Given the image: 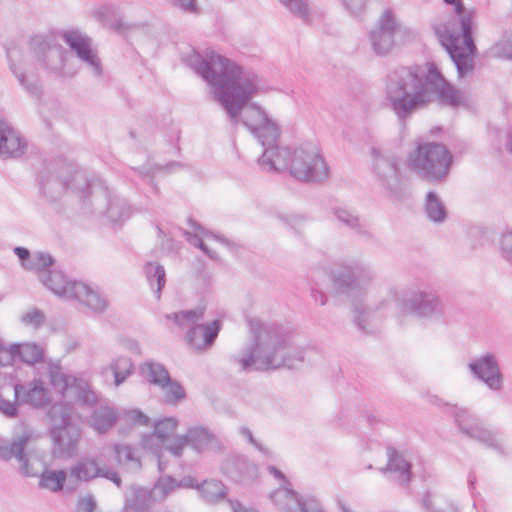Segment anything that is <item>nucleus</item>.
Returning a JSON list of instances; mask_svg holds the SVG:
<instances>
[{
	"label": "nucleus",
	"instance_id": "obj_1",
	"mask_svg": "<svg viewBox=\"0 0 512 512\" xmlns=\"http://www.w3.org/2000/svg\"><path fill=\"white\" fill-rule=\"evenodd\" d=\"M385 99L399 120L410 118L417 110L437 102L441 107H469V99L443 74L438 64L400 66L385 80Z\"/></svg>",
	"mask_w": 512,
	"mask_h": 512
},
{
	"label": "nucleus",
	"instance_id": "obj_2",
	"mask_svg": "<svg viewBox=\"0 0 512 512\" xmlns=\"http://www.w3.org/2000/svg\"><path fill=\"white\" fill-rule=\"evenodd\" d=\"M185 64L213 89L215 100L225 110L230 122L236 126L245 105L264 91L262 78L234 60L210 51L207 56L193 50Z\"/></svg>",
	"mask_w": 512,
	"mask_h": 512
},
{
	"label": "nucleus",
	"instance_id": "obj_3",
	"mask_svg": "<svg viewBox=\"0 0 512 512\" xmlns=\"http://www.w3.org/2000/svg\"><path fill=\"white\" fill-rule=\"evenodd\" d=\"M252 343L245 354L235 357L242 371H268L280 368L295 369L304 362V348L293 342L292 333L278 324L249 319Z\"/></svg>",
	"mask_w": 512,
	"mask_h": 512
},
{
	"label": "nucleus",
	"instance_id": "obj_4",
	"mask_svg": "<svg viewBox=\"0 0 512 512\" xmlns=\"http://www.w3.org/2000/svg\"><path fill=\"white\" fill-rule=\"evenodd\" d=\"M278 136L274 142H261L262 155L258 158L259 166L269 172L289 169L291 176L306 183L322 182L329 176V166L320 151L312 144H303L291 151L280 147Z\"/></svg>",
	"mask_w": 512,
	"mask_h": 512
},
{
	"label": "nucleus",
	"instance_id": "obj_5",
	"mask_svg": "<svg viewBox=\"0 0 512 512\" xmlns=\"http://www.w3.org/2000/svg\"><path fill=\"white\" fill-rule=\"evenodd\" d=\"M434 31L454 64L458 78L463 79L473 73L477 46L473 38L472 12L468 9L452 11L444 23L434 27Z\"/></svg>",
	"mask_w": 512,
	"mask_h": 512
},
{
	"label": "nucleus",
	"instance_id": "obj_6",
	"mask_svg": "<svg viewBox=\"0 0 512 512\" xmlns=\"http://www.w3.org/2000/svg\"><path fill=\"white\" fill-rule=\"evenodd\" d=\"M329 276L336 295L353 298V322L357 329L364 334H371L373 330L369 327L370 310L359 298L374 277L370 266L357 260L339 263L330 270Z\"/></svg>",
	"mask_w": 512,
	"mask_h": 512
},
{
	"label": "nucleus",
	"instance_id": "obj_7",
	"mask_svg": "<svg viewBox=\"0 0 512 512\" xmlns=\"http://www.w3.org/2000/svg\"><path fill=\"white\" fill-rule=\"evenodd\" d=\"M39 192L50 202H55L63 192L72 190L86 203L92 195L93 182L78 164L58 159L44 164L38 174Z\"/></svg>",
	"mask_w": 512,
	"mask_h": 512
},
{
	"label": "nucleus",
	"instance_id": "obj_8",
	"mask_svg": "<svg viewBox=\"0 0 512 512\" xmlns=\"http://www.w3.org/2000/svg\"><path fill=\"white\" fill-rule=\"evenodd\" d=\"M410 167L424 180L437 183L445 180L453 164V155L442 143L425 142L417 145L409 157Z\"/></svg>",
	"mask_w": 512,
	"mask_h": 512
},
{
	"label": "nucleus",
	"instance_id": "obj_9",
	"mask_svg": "<svg viewBox=\"0 0 512 512\" xmlns=\"http://www.w3.org/2000/svg\"><path fill=\"white\" fill-rule=\"evenodd\" d=\"M204 316V309L181 310L167 314L166 318L179 327L189 326L185 340L187 344L197 351H205L212 347L222 328V322L215 319L210 323L197 324Z\"/></svg>",
	"mask_w": 512,
	"mask_h": 512
},
{
	"label": "nucleus",
	"instance_id": "obj_10",
	"mask_svg": "<svg viewBox=\"0 0 512 512\" xmlns=\"http://www.w3.org/2000/svg\"><path fill=\"white\" fill-rule=\"evenodd\" d=\"M29 49L36 61L46 71L58 78L72 77L64 71L68 51L55 37L48 35H34L30 37Z\"/></svg>",
	"mask_w": 512,
	"mask_h": 512
},
{
	"label": "nucleus",
	"instance_id": "obj_11",
	"mask_svg": "<svg viewBox=\"0 0 512 512\" xmlns=\"http://www.w3.org/2000/svg\"><path fill=\"white\" fill-rule=\"evenodd\" d=\"M59 413L61 420L50 429L53 442V455L57 458H70L77 454L81 430L72 423L71 415L63 407H52L49 414L52 419Z\"/></svg>",
	"mask_w": 512,
	"mask_h": 512
},
{
	"label": "nucleus",
	"instance_id": "obj_12",
	"mask_svg": "<svg viewBox=\"0 0 512 512\" xmlns=\"http://www.w3.org/2000/svg\"><path fill=\"white\" fill-rule=\"evenodd\" d=\"M258 140L259 143L274 142L281 136L280 125L269 116L257 102H248L240 114V122Z\"/></svg>",
	"mask_w": 512,
	"mask_h": 512
},
{
	"label": "nucleus",
	"instance_id": "obj_13",
	"mask_svg": "<svg viewBox=\"0 0 512 512\" xmlns=\"http://www.w3.org/2000/svg\"><path fill=\"white\" fill-rule=\"evenodd\" d=\"M50 291L55 295L75 299L96 313H103L107 308V300L89 285L81 281L68 280L62 272L61 280L56 279Z\"/></svg>",
	"mask_w": 512,
	"mask_h": 512
},
{
	"label": "nucleus",
	"instance_id": "obj_14",
	"mask_svg": "<svg viewBox=\"0 0 512 512\" xmlns=\"http://www.w3.org/2000/svg\"><path fill=\"white\" fill-rule=\"evenodd\" d=\"M402 310L416 318L445 323L446 305L435 291H418L402 302Z\"/></svg>",
	"mask_w": 512,
	"mask_h": 512
},
{
	"label": "nucleus",
	"instance_id": "obj_15",
	"mask_svg": "<svg viewBox=\"0 0 512 512\" xmlns=\"http://www.w3.org/2000/svg\"><path fill=\"white\" fill-rule=\"evenodd\" d=\"M185 446H189L197 454H202L213 447L221 448L217 437L204 426H193L188 428L185 434L175 435L167 450L175 458H180Z\"/></svg>",
	"mask_w": 512,
	"mask_h": 512
},
{
	"label": "nucleus",
	"instance_id": "obj_16",
	"mask_svg": "<svg viewBox=\"0 0 512 512\" xmlns=\"http://www.w3.org/2000/svg\"><path fill=\"white\" fill-rule=\"evenodd\" d=\"M14 253L24 268L37 272L38 279L49 290L56 279L61 280L62 271L53 268L55 259L50 253L36 252L31 256L30 251L21 246L15 247Z\"/></svg>",
	"mask_w": 512,
	"mask_h": 512
},
{
	"label": "nucleus",
	"instance_id": "obj_17",
	"mask_svg": "<svg viewBox=\"0 0 512 512\" xmlns=\"http://www.w3.org/2000/svg\"><path fill=\"white\" fill-rule=\"evenodd\" d=\"M387 464L382 469L384 474L390 473L399 478V480H412L419 478L427 480L431 474L424 467V463L419 461L414 464L406 458L405 454L394 446L386 447Z\"/></svg>",
	"mask_w": 512,
	"mask_h": 512
},
{
	"label": "nucleus",
	"instance_id": "obj_18",
	"mask_svg": "<svg viewBox=\"0 0 512 512\" xmlns=\"http://www.w3.org/2000/svg\"><path fill=\"white\" fill-rule=\"evenodd\" d=\"M396 18L391 9L383 12L376 27L369 32V42L375 55L385 57L396 45Z\"/></svg>",
	"mask_w": 512,
	"mask_h": 512
},
{
	"label": "nucleus",
	"instance_id": "obj_19",
	"mask_svg": "<svg viewBox=\"0 0 512 512\" xmlns=\"http://www.w3.org/2000/svg\"><path fill=\"white\" fill-rule=\"evenodd\" d=\"M62 39L76 56L85 62L92 70L94 76L100 77L103 73L102 64L97 52L92 48V39L78 30H67Z\"/></svg>",
	"mask_w": 512,
	"mask_h": 512
},
{
	"label": "nucleus",
	"instance_id": "obj_20",
	"mask_svg": "<svg viewBox=\"0 0 512 512\" xmlns=\"http://www.w3.org/2000/svg\"><path fill=\"white\" fill-rule=\"evenodd\" d=\"M373 172L380 184L390 193H395L399 183L398 158L392 153H382L377 147L371 148Z\"/></svg>",
	"mask_w": 512,
	"mask_h": 512
},
{
	"label": "nucleus",
	"instance_id": "obj_21",
	"mask_svg": "<svg viewBox=\"0 0 512 512\" xmlns=\"http://www.w3.org/2000/svg\"><path fill=\"white\" fill-rule=\"evenodd\" d=\"M101 455L99 458L81 457L78 462L70 468V475L74 480H93L97 477L106 480H121L119 473L111 464L103 462Z\"/></svg>",
	"mask_w": 512,
	"mask_h": 512
},
{
	"label": "nucleus",
	"instance_id": "obj_22",
	"mask_svg": "<svg viewBox=\"0 0 512 512\" xmlns=\"http://www.w3.org/2000/svg\"><path fill=\"white\" fill-rule=\"evenodd\" d=\"M163 482H154L153 487L159 488ZM167 486H163L165 490L174 487H186L196 489L202 500L209 504L217 503L224 500L227 496L228 489L224 482H164Z\"/></svg>",
	"mask_w": 512,
	"mask_h": 512
},
{
	"label": "nucleus",
	"instance_id": "obj_23",
	"mask_svg": "<svg viewBox=\"0 0 512 512\" xmlns=\"http://www.w3.org/2000/svg\"><path fill=\"white\" fill-rule=\"evenodd\" d=\"M14 397L20 405L29 404L34 408H41L50 401L48 389L41 379H33L27 384L14 385Z\"/></svg>",
	"mask_w": 512,
	"mask_h": 512
},
{
	"label": "nucleus",
	"instance_id": "obj_24",
	"mask_svg": "<svg viewBox=\"0 0 512 512\" xmlns=\"http://www.w3.org/2000/svg\"><path fill=\"white\" fill-rule=\"evenodd\" d=\"M221 471L230 480L253 479L257 465L243 454H229L221 464Z\"/></svg>",
	"mask_w": 512,
	"mask_h": 512
},
{
	"label": "nucleus",
	"instance_id": "obj_25",
	"mask_svg": "<svg viewBox=\"0 0 512 512\" xmlns=\"http://www.w3.org/2000/svg\"><path fill=\"white\" fill-rule=\"evenodd\" d=\"M26 150V142L7 122L0 121V158H18Z\"/></svg>",
	"mask_w": 512,
	"mask_h": 512
},
{
	"label": "nucleus",
	"instance_id": "obj_26",
	"mask_svg": "<svg viewBox=\"0 0 512 512\" xmlns=\"http://www.w3.org/2000/svg\"><path fill=\"white\" fill-rule=\"evenodd\" d=\"M482 383L495 394L503 390L504 375L492 353L482 355Z\"/></svg>",
	"mask_w": 512,
	"mask_h": 512
},
{
	"label": "nucleus",
	"instance_id": "obj_27",
	"mask_svg": "<svg viewBox=\"0 0 512 512\" xmlns=\"http://www.w3.org/2000/svg\"><path fill=\"white\" fill-rule=\"evenodd\" d=\"M44 349L36 343H14L9 346L7 363L19 361L34 365L44 360Z\"/></svg>",
	"mask_w": 512,
	"mask_h": 512
},
{
	"label": "nucleus",
	"instance_id": "obj_28",
	"mask_svg": "<svg viewBox=\"0 0 512 512\" xmlns=\"http://www.w3.org/2000/svg\"><path fill=\"white\" fill-rule=\"evenodd\" d=\"M8 64L11 72L18 80L19 85L27 92V94L40 100L43 95L41 80L36 74L28 75L19 66L15 64L11 57V50L6 48Z\"/></svg>",
	"mask_w": 512,
	"mask_h": 512
},
{
	"label": "nucleus",
	"instance_id": "obj_29",
	"mask_svg": "<svg viewBox=\"0 0 512 512\" xmlns=\"http://www.w3.org/2000/svg\"><path fill=\"white\" fill-rule=\"evenodd\" d=\"M113 459L123 471L134 473L142 467L140 457L136 455L134 448L128 444H114Z\"/></svg>",
	"mask_w": 512,
	"mask_h": 512
},
{
	"label": "nucleus",
	"instance_id": "obj_30",
	"mask_svg": "<svg viewBox=\"0 0 512 512\" xmlns=\"http://www.w3.org/2000/svg\"><path fill=\"white\" fill-rule=\"evenodd\" d=\"M283 485L270 493V499L282 512H296L295 504L299 501L300 493L295 491L292 482H282Z\"/></svg>",
	"mask_w": 512,
	"mask_h": 512
},
{
	"label": "nucleus",
	"instance_id": "obj_31",
	"mask_svg": "<svg viewBox=\"0 0 512 512\" xmlns=\"http://www.w3.org/2000/svg\"><path fill=\"white\" fill-rule=\"evenodd\" d=\"M103 193L107 198L106 216L112 223L121 224L130 218L132 211L126 199L109 196L107 188H103Z\"/></svg>",
	"mask_w": 512,
	"mask_h": 512
},
{
	"label": "nucleus",
	"instance_id": "obj_32",
	"mask_svg": "<svg viewBox=\"0 0 512 512\" xmlns=\"http://www.w3.org/2000/svg\"><path fill=\"white\" fill-rule=\"evenodd\" d=\"M32 438L31 431H24L21 435L14 436L11 442L6 440L0 445V458L8 461L12 458L21 459L23 449H26Z\"/></svg>",
	"mask_w": 512,
	"mask_h": 512
},
{
	"label": "nucleus",
	"instance_id": "obj_33",
	"mask_svg": "<svg viewBox=\"0 0 512 512\" xmlns=\"http://www.w3.org/2000/svg\"><path fill=\"white\" fill-rule=\"evenodd\" d=\"M17 461L24 477H37L39 480L47 477L49 468L47 463L36 455H28L26 449H23V457Z\"/></svg>",
	"mask_w": 512,
	"mask_h": 512
},
{
	"label": "nucleus",
	"instance_id": "obj_34",
	"mask_svg": "<svg viewBox=\"0 0 512 512\" xmlns=\"http://www.w3.org/2000/svg\"><path fill=\"white\" fill-rule=\"evenodd\" d=\"M118 419L115 410L109 406H100L90 416V426L98 433L104 434L111 429Z\"/></svg>",
	"mask_w": 512,
	"mask_h": 512
},
{
	"label": "nucleus",
	"instance_id": "obj_35",
	"mask_svg": "<svg viewBox=\"0 0 512 512\" xmlns=\"http://www.w3.org/2000/svg\"><path fill=\"white\" fill-rule=\"evenodd\" d=\"M452 415L459 430L468 438L480 440V427L466 409L453 407Z\"/></svg>",
	"mask_w": 512,
	"mask_h": 512
},
{
	"label": "nucleus",
	"instance_id": "obj_36",
	"mask_svg": "<svg viewBox=\"0 0 512 512\" xmlns=\"http://www.w3.org/2000/svg\"><path fill=\"white\" fill-rule=\"evenodd\" d=\"M143 270L150 288L159 300L161 292L166 285V272L164 266L156 262H147L144 265Z\"/></svg>",
	"mask_w": 512,
	"mask_h": 512
},
{
	"label": "nucleus",
	"instance_id": "obj_37",
	"mask_svg": "<svg viewBox=\"0 0 512 512\" xmlns=\"http://www.w3.org/2000/svg\"><path fill=\"white\" fill-rule=\"evenodd\" d=\"M424 208L427 218L434 223H444L448 218L447 208L435 191L426 194Z\"/></svg>",
	"mask_w": 512,
	"mask_h": 512
},
{
	"label": "nucleus",
	"instance_id": "obj_38",
	"mask_svg": "<svg viewBox=\"0 0 512 512\" xmlns=\"http://www.w3.org/2000/svg\"><path fill=\"white\" fill-rule=\"evenodd\" d=\"M141 372L147 377L150 384L158 386L162 389L167 385V381L171 376L167 368L159 362L146 361L141 365Z\"/></svg>",
	"mask_w": 512,
	"mask_h": 512
},
{
	"label": "nucleus",
	"instance_id": "obj_39",
	"mask_svg": "<svg viewBox=\"0 0 512 512\" xmlns=\"http://www.w3.org/2000/svg\"><path fill=\"white\" fill-rule=\"evenodd\" d=\"M156 435H153V432L150 434H144L141 439L142 447L149 451L156 459L158 470L160 473H163L167 467V462L164 460V453L168 452L167 446L169 444L154 443Z\"/></svg>",
	"mask_w": 512,
	"mask_h": 512
},
{
	"label": "nucleus",
	"instance_id": "obj_40",
	"mask_svg": "<svg viewBox=\"0 0 512 512\" xmlns=\"http://www.w3.org/2000/svg\"><path fill=\"white\" fill-rule=\"evenodd\" d=\"M482 445L493 450L499 455L508 453V447L505 443L503 435L496 429L482 427Z\"/></svg>",
	"mask_w": 512,
	"mask_h": 512
},
{
	"label": "nucleus",
	"instance_id": "obj_41",
	"mask_svg": "<svg viewBox=\"0 0 512 512\" xmlns=\"http://www.w3.org/2000/svg\"><path fill=\"white\" fill-rule=\"evenodd\" d=\"M109 368L114 376V384L118 387L133 373L134 364L129 357L120 356L111 362Z\"/></svg>",
	"mask_w": 512,
	"mask_h": 512
},
{
	"label": "nucleus",
	"instance_id": "obj_42",
	"mask_svg": "<svg viewBox=\"0 0 512 512\" xmlns=\"http://www.w3.org/2000/svg\"><path fill=\"white\" fill-rule=\"evenodd\" d=\"M71 389L75 390V398L82 406L92 407L98 401V396L93 391L87 382L73 378V384Z\"/></svg>",
	"mask_w": 512,
	"mask_h": 512
},
{
	"label": "nucleus",
	"instance_id": "obj_43",
	"mask_svg": "<svg viewBox=\"0 0 512 512\" xmlns=\"http://www.w3.org/2000/svg\"><path fill=\"white\" fill-rule=\"evenodd\" d=\"M178 420L175 417H165L154 423L153 435L162 444H169L170 436L175 432Z\"/></svg>",
	"mask_w": 512,
	"mask_h": 512
},
{
	"label": "nucleus",
	"instance_id": "obj_44",
	"mask_svg": "<svg viewBox=\"0 0 512 512\" xmlns=\"http://www.w3.org/2000/svg\"><path fill=\"white\" fill-rule=\"evenodd\" d=\"M332 211L338 221L347 228L356 231L358 234H366V230L361 225L359 217L350 210L343 207H335Z\"/></svg>",
	"mask_w": 512,
	"mask_h": 512
},
{
	"label": "nucleus",
	"instance_id": "obj_45",
	"mask_svg": "<svg viewBox=\"0 0 512 512\" xmlns=\"http://www.w3.org/2000/svg\"><path fill=\"white\" fill-rule=\"evenodd\" d=\"M279 2L303 23H311L310 9L306 0H279Z\"/></svg>",
	"mask_w": 512,
	"mask_h": 512
},
{
	"label": "nucleus",
	"instance_id": "obj_46",
	"mask_svg": "<svg viewBox=\"0 0 512 512\" xmlns=\"http://www.w3.org/2000/svg\"><path fill=\"white\" fill-rule=\"evenodd\" d=\"M132 495L126 499V503L134 509L136 512L144 511L149 504L151 493L148 489L138 487L136 485L131 486Z\"/></svg>",
	"mask_w": 512,
	"mask_h": 512
},
{
	"label": "nucleus",
	"instance_id": "obj_47",
	"mask_svg": "<svg viewBox=\"0 0 512 512\" xmlns=\"http://www.w3.org/2000/svg\"><path fill=\"white\" fill-rule=\"evenodd\" d=\"M164 393V400L167 404H176L186 398V391L182 384L170 378L169 381H167V385H165Z\"/></svg>",
	"mask_w": 512,
	"mask_h": 512
},
{
	"label": "nucleus",
	"instance_id": "obj_48",
	"mask_svg": "<svg viewBox=\"0 0 512 512\" xmlns=\"http://www.w3.org/2000/svg\"><path fill=\"white\" fill-rule=\"evenodd\" d=\"M298 499L295 504L296 512H325L321 502L312 494H300Z\"/></svg>",
	"mask_w": 512,
	"mask_h": 512
},
{
	"label": "nucleus",
	"instance_id": "obj_49",
	"mask_svg": "<svg viewBox=\"0 0 512 512\" xmlns=\"http://www.w3.org/2000/svg\"><path fill=\"white\" fill-rule=\"evenodd\" d=\"M490 54L496 57L512 59V33H505L491 48Z\"/></svg>",
	"mask_w": 512,
	"mask_h": 512
},
{
	"label": "nucleus",
	"instance_id": "obj_50",
	"mask_svg": "<svg viewBox=\"0 0 512 512\" xmlns=\"http://www.w3.org/2000/svg\"><path fill=\"white\" fill-rule=\"evenodd\" d=\"M134 171H136L139 176L142 178L143 181H145L147 184H149L155 194L159 193V187L157 183L154 180V173L157 171V168L155 167V164H144L137 168H132Z\"/></svg>",
	"mask_w": 512,
	"mask_h": 512
},
{
	"label": "nucleus",
	"instance_id": "obj_51",
	"mask_svg": "<svg viewBox=\"0 0 512 512\" xmlns=\"http://www.w3.org/2000/svg\"><path fill=\"white\" fill-rule=\"evenodd\" d=\"M49 374L51 385L54 387H60L62 392L67 391L72 387L74 377L61 373L59 368L51 369Z\"/></svg>",
	"mask_w": 512,
	"mask_h": 512
},
{
	"label": "nucleus",
	"instance_id": "obj_52",
	"mask_svg": "<svg viewBox=\"0 0 512 512\" xmlns=\"http://www.w3.org/2000/svg\"><path fill=\"white\" fill-rule=\"evenodd\" d=\"M21 321L27 325L39 328L45 321V314L38 308H34L21 317Z\"/></svg>",
	"mask_w": 512,
	"mask_h": 512
},
{
	"label": "nucleus",
	"instance_id": "obj_53",
	"mask_svg": "<svg viewBox=\"0 0 512 512\" xmlns=\"http://www.w3.org/2000/svg\"><path fill=\"white\" fill-rule=\"evenodd\" d=\"M502 257L512 266V231L503 233L500 239Z\"/></svg>",
	"mask_w": 512,
	"mask_h": 512
},
{
	"label": "nucleus",
	"instance_id": "obj_54",
	"mask_svg": "<svg viewBox=\"0 0 512 512\" xmlns=\"http://www.w3.org/2000/svg\"><path fill=\"white\" fill-rule=\"evenodd\" d=\"M368 0H341L345 10L352 16H359L366 5Z\"/></svg>",
	"mask_w": 512,
	"mask_h": 512
},
{
	"label": "nucleus",
	"instance_id": "obj_55",
	"mask_svg": "<svg viewBox=\"0 0 512 512\" xmlns=\"http://www.w3.org/2000/svg\"><path fill=\"white\" fill-rule=\"evenodd\" d=\"M240 433L243 437H245L247 439V441L253 445L259 452H261L262 454L266 455V456H269L271 454V451L266 448L263 444H261L260 442H258L254 436H253V433L252 431L246 427V426H242L240 428Z\"/></svg>",
	"mask_w": 512,
	"mask_h": 512
},
{
	"label": "nucleus",
	"instance_id": "obj_56",
	"mask_svg": "<svg viewBox=\"0 0 512 512\" xmlns=\"http://www.w3.org/2000/svg\"><path fill=\"white\" fill-rule=\"evenodd\" d=\"M0 403V412L4 414L6 417L15 418L18 416V407L20 406L19 401L14 399V402H11L9 400H5L2 398Z\"/></svg>",
	"mask_w": 512,
	"mask_h": 512
},
{
	"label": "nucleus",
	"instance_id": "obj_57",
	"mask_svg": "<svg viewBox=\"0 0 512 512\" xmlns=\"http://www.w3.org/2000/svg\"><path fill=\"white\" fill-rule=\"evenodd\" d=\"M416 33L411 28L401 26L396 22L395 38L399 39L401 43L410 42L414 40Z\"/></svg>",
	"mask_w": 512,
	"mask_h": 512
},
{
	"label": "nucleus",
	"instance_id": "obj_58",
	"mask_svg": "<svg viewBox=\"0 0 512 512\" xmlns=\"http://www.w3.org/2000/svg\"><path fill=\"white\" fill-rule=\"evenodd\" d=\"M172 5L178 7L184 12L198 13L199 8L197 0H170Z\"/></svg>",
	"mask_w": 512,
	"mask_h": 512
},
{
	"label": "nucleus",
	"instance_id": "obj_59",
	"mask_svg": "<svg viewBox=\"0 0 512 512\" xmlns=\"http://www.w3.org/2000/svg\"><path fill=\"white\" fill-rule=\"evenodd\" d=\"M96 508L97 504L92 495L80 499L77 504V512H95Z\"/></svg>",
	"mask_w": 512,
	"mask_h": 512
},
{
	"label": "nucleus",
	"instance_id": "obj_60",
	"mask_svg": "<svg viewBox=\"0 0 512 512\" xmlns=\"http://www.w3.org/2000/svg\"><path fill=\"white\" fill-rule=\"evenodd\" d=\"M128 415L133 424L148 426L151 422V419L140 409H134Z\"/></svg>",
	"mask_w": 512,
	"mask_h": 512
},
{
	"label": "nucleus",
	"instance_id": "obj_61",
	"mask_svg": "<svg viewBox=\"0 0 512 512\" xmlns=\"http://www.w3.org/2000/svg\"><path fill=\"white\" fill-rule=\"evenodd\" d=\"M189 224L191 227L195 228L196 230L201 231L204 235H209L219 241L222 244H225L226 246H231V242L229 239H227L225 236L215 234L213 232L206 231L197 221L190 219Z\"/></svg>",
	"mask_w": 512,
	"mask_h": 512
},
{
	"label": "nucleus",
	"instance_id": "obj_62",
	"mask_svg": "<svg viewBox=\"0 0 512 512\" xmlns=\"http://www.w3.org/2000/svg\"><path fill=\"white\" fill-rule=\"evenodd\" d=\"M193 245L199 248L207 257L212 260H218V255L216 252L212 251L205 242L198 236H194Z\"/></svg>",
	"mask_w": 512,
	"mask_h": 512
},
{
	"label": "nucleus",
	"instance_id": "obj_63",
	"mask_svg": "<svg viewBox=\"0 0 512 512\" xmlns=\"http://www.w3.org/2000/svg\"><path fill=\"white\" fill-rule=\"evenodd\" d=\"M40 480H67V471L65 469L51 470L48 468L47 477Z\"/></svg>",
	"mask_w": 512,
	"mask_h": 512
},
{
	"label": "nucleus",
	"instance_id": "obj_64",
	"mask_svg": "<svg viewBox=\"0 0 512 512\" xmlns=\"http://www.w3.org/2000/svg\"><path fill=\"white\" fill-rule=\"evenodd\" d=\"M66 482H38L40 489H49L52 492H60L64 489Z\"/></svg>",
	"mask_w": 512,
	"mask_h": 512
}]
</instances>
